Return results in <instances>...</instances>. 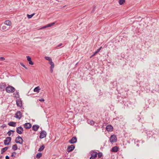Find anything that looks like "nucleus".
Listing matches in <instances>:
<instances>
[{
  "label": "nucleus",
  "instance_id": "nucleus-1",
  "mask_svg": "<svg viewBox=\"0 0 159 159\" xmlns=\"http://www.w3.org/2000/svg\"><path fill=\"white\" fill-rule=\"evenodd\" d=\"M6 89L7 92L8 93H13L15 90V88L12 86L7 87H6Z\"/></svg>",
  "mask_w": 159,
  "mask_h": 159
},
{
  "label": "nucleus",
  "instance_id": "nucleus-2",
  "mask_svg": "<svg viewBox=\"0 0 159 159\" xmlns=\"http://www.w3.org/2000/svg\"><path fill=\"white\" fill-rule=\"evenodd\" d=\"M15 142L16 143L22 144L24 140L21 137L18 136L16 138Z\"/></svg>",
  "mask_w": 159,
  "mask_h": 159
},
{
  "label": "nucleus",
  "instance_id": "nucleus-3",
  "mask_svg": "<svg viewBox=\"0 0 159 159\" xmlns=\"http://www.w3.org/2000/svg\"><path fill=\"white\" fill-rule=\"evenodd\" d=\"M11 140V138L10 137L6 138L4 141V143L5 145H8Z\"/></svg>",
  "mask_w": 159,
  "mask_h": 159
},
{
  "label": "nucleus",
  "instance_id": "nucleus-4",
  "mask_svg": "<svg viewBox=\"0 0 159 159\" xmlns=\"http://www.w3.org/2000/svg\"><path fill=\"white\" fill-rule=\"evenodd\" d=\"M117 138L116 136L113 134L111 135L110 138V141L111 143H114L116 141Z\"/></svg>",
  "mask_w": 159,
  "mask_h": 159
},
{
  "label": "nucleus",
  "instance_id": "nucleus-5",
  "mask_svg": "<svg viewBox=\"0 0 159 159\" xmlns=\"http://www.w3.org/2000/svg\"><path fill=\"white\" fill-rule=\"evenodd\" d=\"M90 154H91V157H90V159L93 157L96 158L97 157L98 153L96 152H94L93 151H91L90 152Z\"/></svg>",
  "mask_w": 159,
  "mask_h": 159
},
{
  "label": "nucleus",
  "instance_id": "nucleus-6",
  "mask_svg": "<svg viewBox=\"0 0 159 159\" xmlns=\"http://www.w3.org/2000/svg\"><path fill=\"white\" fill-rule=\"evenodd\" d=\"M15 117L19 119H20L22 117V114L20 111H17L15 114Z\"/></svg>",
  "mask_w": 159,
  "mask_h": 159
},
{
  "label": "nucleus",
  "instance_id": "nucleus-7",
  "mask_svg": "<svg viewBox=\"0 0 159 159\" xmlns=\"http://www.w3.org/2000/svg\"><path fill=\"white\" fill-rule=\"evenodd\" d=\"M47 135V133L44 130H42L40 133L39 138L41 139H43L46 137Z\"/></svg>",
  "mask_w": 159,
  "mask_h": 159
},
{
  "label": "nucleus",
  "instance_id": "nucleus-8",
  "mask_svg": "<svg viewBox=\"0 0 159 159\" xmlns=\"http://www.w3.org/2000/svg\"><path fill=\"white\" fill-rule=\"evenodd\" d=\"M16 103L18 107H22V101L20 98H19L16 100Z\"/></svg>",
  "mask_w": 159,
  "mask_h": 159
},
{
  "label": "nucleus",
  "instance_id": "nucleus-9",
  "mask_svg": "<svg viewBox=\"0 0 159 159\" xmlns=\"http://www.w3.org/2000/svg\"><path fill=\"white\" fill-rule=\"evenodd\" d=\"M16 132L19 134H21L23 131V129L21 127H18L17 128Z\"/></svg>",
  "mask_w": 159,
  "mask_h": 159
},
{
  "label": "nucleus",
  "instance_id": "nucleus-10",
  "mask_svg": "<svg viewBox=\"0 0 159 159\" xmlns=\"http://www.w3.org/2000/svg\"><path fill=\"white\" fill-rule=\"evenodd\" d=\"M75 147L74 145H71L70 146H68L67 151L69 152H70L72 151L75 148Z\"/></svg>",
  "mask_w": 159,
  "mask_h": 159
},
{
  "label": "nucleus",
  "instance_id": "nucleus-11",
  "mask_svg": "<svg viewBox=\"0 0 159 159\" xmlns=\"http://www.w3.org/2000/svg\"><path fill=\"white\" fill-rule=\"evenodd\" d=\"M6 84L5 83H2L0 84V90H4L6 88Z\"/></svg>",
  "mask_w": 159,
  "mask_h": 159
},
{
  "label": "nucleus",
  "instance_id": "nucleus-12",
  "mask_svg": "<svg viewBox=\"0 0 159 159\" xmlns=\"http://www.w3.org/2000/svg\"><path fill=\"white\" fill-rule=\"evenodd\" d=\"M77 142V138L76 137H73L69 141V142L71 144H73L76 143Z\"/></svg>",
  "mask_w": 159,
  "mask_h": 159
},
{
  "label": "nucleus",
  "instance_id": "nucleus-13",
  "mask_svg": "<svg viewBox=\"0 0 159 159\" xmlns=\"http://www.w3.org/2000/svg\"><path fill=\"white\" fill-rule=\"evenodd\" d=\"M106 129L107 131L111 132L113 130V127L111 125H108L106 126Z\"/></svg>",
  "mask_w": 159,
  "mask_h": 159
},
{
  "label": "nucleus",
  "instance_id": "nucleus-14",
  "mask_svg": "<svg viewBox=\"0 0 159 159\" xmlns=\"http://www.w3.org/2000/svg\"><path fill=\"white\" fill-rule=\"evenodd\" d=\"M31 127V125L29 123H26L24 125V127L26 129H29Z\"/></svg>",
  "mask_w": 159,
  "mask_h": 159
},
{
  "label": "nucleus",
  "instance_id": "nucleus-15",
  "mask_svg": "<svg viewBox=\"0 0 159 159\" xmlns=\"http://www.w3.org/2000/svg\"><path fill=\"white\" fill-rule=\"evenodd\" d=\"M39 126L38 125H35L32 126V129L34 131H37L38 130Z\"/></svg>",
  "mask_w": 159,
  "mask_h": 159
},
{
  "label": "nucleus",
  "instance_id": "nucleus-16",
  "mask_svg": "<svg viewBox=\"0 0 159 159\" xmlns=\"http://www.w3.org/2000/svg\"><path fill=\"white\" fill-rule=\"evenodd\" d=\"M26 57L27 58V60L28 61L29 64L31 65H33L34 64V63L31 61V57L29 56H27Z\"/></svg>",
  "mask_w": 159,
  "mask_h": 159
},
{
  "label": "nucleus",
  "instance_id": "nucleus-17",
  "mask_svg": "<svg viewBox=\"0 0 159 159\" xmlns=\"http://www.w3.org/2000/svg\"><path fill=\"white\" fill-rule=\"evenodd\" d=\"M118 148L117 146H115L112 148L111 151L114 152H116L118 151Z\"/></svg>",
  "mask_w": 159,
  "mask_h": 159
},
{
  "label": "nucleus",
  "instance_id": "nucleus-18",
  "mask_svg": "<svg viewBox=\"0 0 159 159\" xmlns=\"http://www.w3.org/2000/svg\"><path fill=\"white\" fill-rule=\"evenodd\" d=\"M8 125L10 126L15 127L16 126V123L13 122H10L8 123Z\"/></svg>",
  "mask_w": 159,
  "mask_h": 159
},
{
  "label": "nucleus",
  "instance_id": "nucleus-19",
  "mask_svg": "<svg viewBox=\"0 0 159 159\" xmlns=\"http://www.w3.org/2000/svg\"><path fill=\"white\" fill-rule=\"evenodd\" d=\"M4 23L5 25H9V26L11 25V22L9 20H6L4 22Z\"/></svg>",
  "mask_w": 159,
  "mask_h": 159
},
{
  "label": "nucleus",
  "instance_id": "nucleus-20",
  "mask_svg": "<svg viewBox=\"0 0 159 159\" xmlns=\"http://www.w3.org/2000/svg\"><path fill=\"white\" fill-rule=\"evenodd\" d=\"M9 148V147H6L4 148H3L2 149L1 153L2 154L3 153L5 152Z\"/></svg>",
  "mask_w": 159,
  "mask_h": 159
},
{
  "label": "nucleus",
  "instance_id": "nucleus-21",
  "mask_svg": "<svg viewBox=\"0 0 159 159\" xmlns=\"http://www.w3.org/2000/svg\"><path fill=\"white\" fill-rule=\"evenodd\" d=\"M41 89L39 88V86H37L35 87L34 90V92H37V93H39V90H40Z\"/></svg>",
  "mask_w": 159,
  "mask_h": 159
},
{
  "label": "nucleus",
  "instance_id": "nucleus-22",
  "mask_svg": "<svg viewBox=\"0 0 159 159\" xmlns=\"http://www.w3.org/2000/svg\"><path fill=\"white\" fill-rule=\"evenodd\" d=\"M44 145H43L40 147L39 149L38 150V151L39 152L42 151L44 150Z\"/></svg>",
  "mask_w": 159,
  "mask_h": 159
},
{
  "label": "nucleus",
  "instance_id": "nucleus-23",
  "mask_svg": "<svg viewBox=\"0 0 159 159\" xmlns=\"http://www.w3.org/2000/svg\"><path fill=\"white\" fill-rule=\"evenodd\" d=\"M17 148H18L16 144L13 145L12 146V149L14 151L16 150L17 149Z\"/></svg>",
  "mask_w": 159,
  "mask_h": 159
},
{
  "label": "nucleus",
  "instance_id": "nucleus-24",
  "mask_svg": "<svg viewBox=\"0 0 159 159\" xmlns=\"http://www.w3.org/2000/svg\"><path fill=\"white\" fill-rule=\"evenodd\" d=\"M42 153H38L36 154V157L38 158H40L42 156Z\"/></svg>",
  "mask_w": 159,
  "mask_h": 159
},
{
  "label": "nucleus",
  "instance_id": "nucleus-25",
  "mask_svg": "<svg viewBox=\"0 0 159 159\" xmlns=\"http://www.w3.org/2000/svg\"><path fill=\"white\" fill-rule=\"evenodd\" d=\"M102 48V47H100L95 52V53L93 55V56L95 54L98 53V52H99L100 50H101V48Z\"/></svg>",
  "mask_w": 159,
  "mask_h": 159
},
{
  "label": "nucleus",
  "instance_id": "nucleus-26",
  "mask_svg": "<svg viewBox=\"0 0 159 159\" xmlns=\"http://www.w3.org/2000/svg\"><path fill=\"white\" fill-rule=\"evenodd\" d=\"M88 122L91 125H93L95 124V122L93 120H88Z\"/></svg>",
  "mask_w": 159,
  "mask_h": 159
},
{
  "label": "nucleus",
  "instance_id": "nucleus-27",
  "mask_svg": "<svg viewBox=\"0 0 159 159\" xmlns=\"http://www.w3.org/2000/svg\"><path fill=\"white\" fill-rule=\"evenodd\" d=\"M34 14H35L34 13H33L32 14L30 15H29L28 14L27 15V16L28 18L29 19H30V18H31L34 16Z\"/></svg>",
  "mask_w": 159,
  "mask_h": 159
},
{
  "label": "nucleus",
  "instance_id": "nucleus-28",
  "mask_svg": "<svg viewBox=\"0 0 159 159\" xmlns=\"http://www.w3.org/2000/svg\"><path fill=\"white\" fill-rule=\"evenodd\" d=\"M125 2V0H119V2L120 5H121L123 4Z\"/></svg>",
  "mask_w": 159,
  "mask_h": 159
},
{
  "label": "nucleus",
  "instance_id": "nucleus-29",
  "mask_svg": "<svg viewBox=\"0 0 159 159\" xmlns=\"http://www.w3.org/2000/svg\"><path fill=\"white\" fill-rule=\"evenodd\" d=\"M2 29L3 30H6L7 29V27L5 25H3L2 27Z\"/></svg>",
  "mask_w": 159,
  "mask_h": 159
},
{
  "label": "nucleus",
  "instance_id": "nucleus-30",
  "mask_svg": "<svg viewBox=\"0 0 159 159\" xmlns=\"http://www.w3.org/2000/svg\"><path fill=\"white\" fill-rule=\"evenodd\" d=\"M45 58L47 60L49 61L52 59L48 57H45Z\"/></svg>",
  "mask_w": 159,
  "mask_h": 159
},
{
  "label": "nucleus",
  "instance_id": "nucleus-31",
  "mask_svg": "<svg viewBox=\"0 0 159 159\" xmlns=\"http://www.w3.org/2000/svg\"><path fill=\"white\" fill-rule=\"evenodd\" d=\"M98 157L99 158H100L102 156V154L101 152H99L98 154Z\"/></svg>",
  "mask_w": 159,
  "mask_h": 159
},
{
  "label": "nucleus",
  "instance_id": "nucleus-32",
  "mask_svg": "<svg viewBox=\"0 0 159 159\" xmlns=\"http://www.w3.org/2000/svg\"><path fill=\"white\" fill-rule=\"evenodd\" d=\"M54 24V23H50V24H48L47 25V27H50V26H52Z\"/></svg>",
  "mask_w": 159,
  "mask_h": 159
},
{
  "label": "nucleus",
  "instance_id": "nucleus-33",
  "mask_svg": "<svg viewBox=\"0 0 159 159\" xmlns=\"http://www.w3.org/2000/svg\"><path fill=\"white\" fill-rule=\"evenodd\" d=\"M5 60V58L4 57H0V61H3Z\"/></svg>",
  "mask_w": 159,
  "mask_h": 159
},
{
  "label": "nucleus",
  "instance_id": "nucleus-34",
  "mask_svg": "<svg viewBox=\"0 0 159 159\" xmlns=\"http://www.w3.org/2000/svg\"><path fill=\"white\" fill-rule=\"evenodd\" d=\"M49 63L51 65H52V64H54V63L52 61V60H50L49 61Z\"/></svg>",
  "mask_w": 159,
  "mask_h": 159
},
{
  "label": "nucleus",
  "instance_id": "nucleus-35",
  "mask_svg": "<svg viewBox=\"0 0 159 159\" xmlns=\"http://www.w3.org/2000/svg\"><path fill=\"white\" fill-rule=\"evenodd\" d=\"M20 65L22 66H23V67H24V68H25L26 69H27V68L24 65L23 63H20Z\"/></svg>",
  "mask_w": 159,
  "mask_h": 159
},
{
  "label": "nucleus",
  "instance_id": "nucleus-36",
  "mask_svg": "<svg viewBox=\"0 0 159 159\" xmlns=\"http://www.w3.org/2000/svg\"><path fill=\"white\" fill-rule=\"evenodd\" d=\"M7 134L9 136H10L11 134V132L10 131H8Z\"/></svg>",
  "mask_w": 159,
  "mask_h": 159
},
{
  "label": "nucleus",
  "instance_id": "nucleus-37",
  "mask_svg": "<svg viewBox=\"0 0 159 159\" xmlns=\"http://www.w3.org/2000/svg\"><path fill=\"white\" fill-rule=\"evenodd\" d=\"M54 67V64L51 65V67H50V68L53 69Z\"/></svg>",
  "mask_w": 159,
  "mask_h": 159
},
{
  "label": "nucleus",
  "instance_id": "nucleus-38",
  "mask_svg": "<svg viewBox=\"0 0 159 159\" xmlns=\"http://www.w3.org/2000/svg\"><path fill=\"white\" fill-rule=\"evenodd\" d=\"M62 43H60V44H58L56 47V48H57V47H60V46H62Z\"/></svg>",
  "mask_w": 159,
  "mask_h": 159
},
{
  "label": "nucleus",
  "instance_id": "nucleus-39",
  "mask_svg": "<svg viewBox=\"0 0 159 159\" xmlns=\"http://www.w3.org/2000/svg\"><path fill=\"white\" fill-rule=\"evenodd\" d=\"M39 101L40 102H43L44 101V100L43 98H41L39 99Z\"/></svg>",
  "mask_w": 159,
  "mask_h": 159
},
{
  "label": "nucleus",
  "instance_id": "nucleus-40",
  "mask_svg": "<svg viewBox=\"0 0 159 159\" xmlns=\"http://www.w3.org/2000/svg\"><path fill=\"white\" fill-rule=\"evenodd\" d=\"M47 25H46V26H43V27H42L41 28V29H43L45 28H47V27H47Z\"/></svg>",
  "mask_w": 159,
  "mask_h": 159
},
{
  "label": "nucleus",
  "instance_id": "nucleus-41",
  "mask_svg": "<svg viewBox=\"0 0 159 159\" xmlns=\"http://www.w3.org/2000/svg\"><path fill=\"white\" fill-rule=\"evenodd\" d=\"M16 154V152H12V155H11V156H12V157L13 156H14V154Z\"/></svg>",
  "mask_w": 159,
  "mask_h": 159
},
{
  "label": "nucleus",
  "instance_id": "nucleus-42",
  "mask_svg": "<svg viewBox=\"0 0 159 159\" xmlns=\"http://www.w3.org/2000/svg\"><path fill=\"white\" fill-rule=\"evenodd\" d=\"M6 159H9V157L8 156H7L6 157Z\"/></svg>",
  "mask_w": 159,
  "mask_h": 159
},
{
  "label": "nucleus",
  "instance_id": "nucleus-43",
  "mask_svg": "<svg viewBox=\"0 0 159 159\" xmlns=\"http://www.w3.org/2000/svg\"><path fill=\"white\" fill-rule=\"evenodd\" d=\"M50 71L51 73H52V72H53L52 69L50 68Z\"/></svg>",
  "mask_w": 159,
  "mask_h": 159
},
{
  "label": "nucleus",
  "instance_id": "nucleus-44",
  "mask_svg": "<svg viewBox=\"0 0 159 159\" xmlns=\"http://www.w3.org/2000/svg\"><path fill=\"white\" fill-rule=\"evenodd\" d=\"M11 132H12V133H13L15 131L14 130H10Z\"/></svg>",
  "mask_w": 159,
  "mask_h": 159
},
{
  "label": "nucleus",
  "instance_id": "nucleus-45",
  "mask_svg": "<svg viewBox=\"0 0 159 159\" xmlns=\"http://www.w3.org/2000/svg\"><path fill=\"white\" fill-rule=\"evenodd\" d=\"M89 159H90V158ZM91 159H95V158L93 157V158H92Z\"/></svg>",
  "mask_w": 159,
  "mask_h": 159
},
{
  "label": "nucleus",
  "instance_id": "nucleus-46",
  "mask_svg": "<svg viewBox=\"0 0 159 159\" xmlns=\"http://www.w3.org/2000/svg\"><path fill=\"white\" fill-rule=\"evenodd\" d=\"M18 93H18V92H17V94H18Z\"/></svg>",
  "mask_w": 159,
  "mask_h": 159
}]
</instances>
